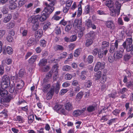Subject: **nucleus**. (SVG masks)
I'll list each match as a JSON object with an SVG mask.
<instances>
[{
  "instance_id": "nucleus-23",
  "label": "nucleus",
  "mask_w": 133,
  "mask_h": 133,
  "mask_svg": "<svg viewBox=\"0 0 133 133\" xmlns=\"http://www.w3.org/2000/svg\"><path fill=\"white\" fill-rule=\"evenodd\" d=\"M8 93L7 91L5 90L4 89L0 88V96L2 97H5L7 95Z\"/></svg>"
},
{
  "instance_id": "nucleus-35",
  "label": "nucleus",
  "mask_w": 133,
  "mask_h": 133,
  "mask_svg": "<svg viewBox=\"0 0 133 133\" xmlns=\"http://www.w3.org/2000/svg\"><path fill=\"white\" fill-rule=\"evenodd\" d=\"M126 43H123L122 45L119 48V51L122 53L124 52L125 49H126Z\"/></svg>"
},
{
  "instance_id": "nucleus-64",
  "label": "nucleus",
  "mask_w": 133,
  "mask_h": 133,
  "mask_svg": "<svg viewBox=\"0 0 133 133\" xmlns=\"http://www.w3.org/2000/svg\"><path fill=\"white\" fill-rule=\"evenodd\" d=\"M98 49L97 48H95L93 50L92 53L94 56L96 55L98 52Z\"/></svg>"
},
{
  "instance_id": "nucleus-34",
  "label": "nucleus",
  "mask_w": 133,
  "mask_h": 133,
  "mask_svg": "<svg viewBox=\"0 0 133 133\" xmlns=\"http://www.w3.org/2000/svg\"><path fill=\"white\" fill-rule=\"evenodd\" d=\"M92 84L91 81L89 80L87 81L84 83V86L85 87L90 88Z\"/></svg>"
},
{
  "instance_id": "nucleus-63",
  "label": "nucleus",
  "mask_w": 133,
  "mask_h": 133,
  "mask_svg": "<svg viewBox=\"0 0 133 133\" xmlns=\"http://www.w3.org/2000/svg\"><path fill=\"white\" fill-rule=\"evenodd\" d=\"M50 22H48L44 25L43 27V29L44 30H46L49 28V26L50 24Z\"/></svg>"
},
{
  "instance_id": "nucleus-9",
  "label": "nucleus",
  "mask_w": 133,
  "mask_h": 133,
  "mask_svg": "<svg viewBox=\"0 0 133 133\" xmlns=\"http://www.w3.org/2000/svg\"><path fill=\"white\" fill-rule=\"evenodd\" d=\"M86 110V108H84L81 110L78 109L74 111L73 115L75 117H77L81 115Z\"/></svg>"
},
{
  "instance_id": "nucleus-29",
  "label": "nucleus",
  "mask_w": 133,
  "mask_h": 133,
  "mask_svg": "<svg viewBox=\"0 0 133 133\" xmlns=\"http://www.w3.org/2000/svg\"><path fill=\"white\" fill-rule=\"evenodd\" d=\"M20 32L23 36H25L27 35L28 31L24 29L23 27H21L20 29Z\"/></svg>"
},
{
  "instance_id": "nucleus-28",
  "label": "nucleus",
  "mask_w": 133,
  "mask_h": 133,
  "mask_svg": "<svg viewBox=\"0 0 133 133\" xmlns=\"http://www.w3.org/2000/svg\"><path fill=\"white\" fill-rule=\"evenodd\" d=\"M100 78V82L102 83H103L106 80L107 77L106 74H103Z\"/></svg>"
},
{
  "instance_id": "nucleus-37",
  "label": "nucleus",
  "mask_w": 133,
  "mask_h": 133,
  "mask_svg": "<svg viewBox=\"0 0 133 133\" xmlns=\"http://www.w3.org/2000/svg\"><path fill=\"white\" fill-rule=\"evenodd\" d=\"M9 6V9L11 10H14L17 7V4L16 3H10Z\"/></svg>"
},
{
  "instance_id": "nucleus-57",
  "label": "nucleus",
  "mask_w": 133,
  "mask_h": 133,
  "mask_svg": "<svg viewBox=\"0 0 133 133\" xmlns=\"http://www.w3.org/2000/svg\"><path fill=\"white\" fill-rule=\"evenodd\" d=\"M90 11V8L89 5H87L85 7V12L86 14H89Z\"/></svg>"
},
{
  "instance_id": "nucleus-62",
  "label": "nucleus",
  "mask_w": 133,
  "mask_h": 133,
  "mask_svg": "<svg viewBox=\"0 0 133 133\" xmlns=\"http://www.w3.org/2000/svg\"><path fill=\"white\" fill-rule=\"evenodd\" d=\"M5 33V31L4 30H0V39L2 38Z\"/></svg>"
},
{
  "instance_id": "nucleus-5",
  "label": "nucleus",
  "mask_w": 133,
  "mask_h": 133,
  "mask_svg": "<svg viewBox=\"0 0 133 133\" xmlns=\"http://www.w3.org/2000/svg\"><path fill=\"white\" fill-rule=\"evenodd\" d=\"M105 63L104 62H97L95 66L94 70L95 71H97L98 70H102L104 69Z\"/></svg>"
},
{
  "instance_id": "nucleus-45",
  "label": "nucleus",
  "mask_w": 133,
  "mask_h": 133,
  "mask_svg": "<svg viewBox=\"0 0 133 133\" xmlns=\"http://www.w3.org/2000/svg\"><path fill=\"white\" fill-rule=\"evenodd\" d=\"M25 73V70L24 69H21L19 72V76L20 77H23Z\"/></svg>"
},
{
  "instance_id": "nucleus-15",
  "label": "nucleus",
  "mask_w": 133,
  "mask_h": 133,
  "mask_svg": "<svg viewBox=\"0 0 133 133\" xmlns=\"http://www.w3.org/2000/svg\"><path fill=\"white\" fill-rule=\"evenodd\" d=\"M109 45V42L106 41H103L102 44L101 49L103 50H105L104 49H107L108 48Z\"/></svg>"
},
{
  "instance_id": "nucleus-44",
  "label": "nucleus",
  "mask_w": 133,
  "mask_h": 133,
  "mask_svg": "<svg viewBox=\"0 0 133 133\" xmlns=\"http://www.w3.org/2000/svg\"><path fill=\"white\" fill-rule=\"evenodd\" d=\"M72 77V76L71 74L67 73L65 75V79L67 80H70Z\"/></svg>"
},
{
  "instance_id": "nucleus-30",
  "label": "nucleus",
  "mask_w": 133,
  "mask_h": 133,
  "mask_svg": "<svg viewBox=\"0 0 133 133\" xmlns=\"http://www.w3.org/2000/svg\"><path fill=\"white\" fill-rule=\"evenodd\" d=\"M12 16L10 15H8L5 16L4 18L3 22L5 23H7L9 22L12 18Z\"/></svg>"
},
{
  "instance_id": "nucleus-42",
  "label": "nucleus",
  "mask_w": 133,
  "mask_h": 133,
  "mask_svg": "<svg viewBox=\"0 0 133 133\" xmlns=\"http://www.w3.org/2000/svg\"><path fill=\"white\" fill-rule=\"evenodd\" d=\"M3 81L5 82H6L8 83H9L10 81V79L9 77L7 75L4 76L3 77Z\"/></svg>"
},
{
  "instance_id": "nucleus-27",
  "label": "nucleus",
  "mask_w": 133,
  "mask_h": 133,
  "mask_svg": "<svg viewBox=\"0 0 133 133\" xmlns=\"http://www.w3.org/2000/svg\"><path fill=\"white\" fill-rule=\"evenodd\" d=\"M93 41L91 39H87L85 42V46L87 47H88L90 46L92 44Z\"/></svg>"
},
{
  "instance_id": "nucleus-47",
  "label": "nucleus",
  "mask_w": 133,
  "mask_h": 133,
  "mask_svg": "<svg viewBox=\"0 0 133 133\" xmlns=\"http://www.w3.org/2000/svg\"><path fill=\"white\" fill-rule=\"evenodd\" d=\"M85 25L88 27L91 26V21L90 19H88L85 21Z\"/></svg>"
},
{
  "instance_id": "nucleus-38",
  "label": "nucleus",
  "mask_w": 133,
  "mask_h": 133,
  "mask_svg": "<svg viewBox=\"0 0 133 133\" xmlns=\"http://www.w3.org/2000/svg\"><path fill=\"white\" fill-rule=\"evenodd\" d=\"M28 123L29 124H31L32 123L34 120V116L33 115H30L28 117Z\"/></svg>"
},
{
  "instance_id": "nucleus-50",
  "label": "nucleus",
  "mask_w": 133,
  "mask_h": 133,
  "mask_svg": "<svg viewBox=\"0 0 133 133\" xmlns=\"http://www.w3.org/2000/svg\"><path fill=\"white\" fill-rule=\"evenodd\" d=\"M128 91L127 89L125 88H124L120 90V93L122 94H125Z\"/></svg>"
},
{
  "instance_id": "nucleus-46",
  "label": "nucleus",
  "mask_w": 133,
  "mask_h": 133,
  "mask_svg": "<svg viewBox=\"0 0 133 133\" xmlns=\"http://www.w3.org/2000/svg\"><path fill=\"white\" fill-rule=\"evenodd\" d=\"M67 53L65 52H64L60 54V58L61 59H62L65 58L67 55Z\"/></svg>"
},
{
  "instance_id": "nucleus-31",
  "label": "nucleus",
  "mask_w": 133,
  "mask_h": 133,
  "mask_svg": "<svg viewBox=\"0 0 133 133\" xmlns=\"http://www.w3.org/2000/svg\"><path fill=\"white\" fill-rule=\"evenodd\" d=\"M132 38L130 37L129 38H127L126 40L123 42V43H126V45H127L132 44Z\"/></svg>"
},
{
  "instance_id": "nucleus-4",
  "label": "nucleus",
  "mask_w": 133,
  "mask_h": 133,
  "mask_svg": "<svg viewBox=\"0 0 133 133\" xmlns=\"http://www.w3.org/2000/svg\"><path fill=\"white\" fill-rule=\"evenodd\" d=\"M118 43L119 41L116 40L114 43L110 44L109 49L110 53H113L117 50L118 48Z\"/></svg>"
},
{
  "instance_id": "nucleus-33",
  "label": "nucleus",
  "mask_w": 133,
  "mask_h": 133,
  "mask_svg": "<svg viewBox=\"0 0 133 133\" xmlns=\"http://www.w3.org/2000/svg\"><path fill=\"white\" fill-rule=\"evenodd\" d=\"M71 67L68 65H64L62 68V70L64 71H69L71 70Z\"/></svg>"
},
{
  "instance_id": "nucleus-2",
  "label": "nucleus",
  "mask_w": 133,
  "mask_h": 133,
  "mask_svg": "<svg viewBox=\"0 0 133 133\" xmlns=\"http://www.w3.org/2000/svg\"><path fill=\"white\" fill-rule=\"evenodd\" d=\"M54 10V9L53 8L51 9L49 7H45L43 12L41 13V16L39 17L40 21L41 22L45 21Z\"/></svg>"
},
{
  "instance_id": "nucleus-55",
  "label": "nucleus",
  "mask_w": 133,
  "mask_h": 133,
  "mask_svg": "<svg viewBox=\"0 0 133 133\" xmlns=\"http://www.w3.org/2000/svg\"><path fill=\"white\" fill-rule=\"evenodd\" d=\"M120 112L119 109H116L113 111L112 113L114 115L117 116L119 113Z\"/></svg>"
},
{
  "instance_id": "nucleus-54",
  "label": "nucleus",
  "mask_w": 133,
  "mask_h": 133,
  "mask_svg": "<svg viewBox=\"0 0 133 133\" xmlns=\"http://www.w3.org/2000/svg\"><path fill=\"white\" fill-rule=\"evenodd\" d=\"M7 110L6 109H4L3 110L0 112V114L3 115L5 117L8 116L7 114Z\"/></svg>"
},
{
  "instance_id": "nucleus-6",
  "label": "nucleus",
  "mask_w": 133,
  "mask_h": 133,
  "mask_svg": "<svg viewBox=\"0 0 133 133\" xmlns=\"http://www.w3.org/2000/svg\"><path fill=\"white\" fill-rule=\"evenodd\" d=\"M13 98V96L11 94L8 95L7 94L5 97L4 96L1 98V104H3L4 102H9L11 99Z\"/></svg>"
},
{
  "instance_id": "nucleus-25",
  "label": "nucleus",
  "mask_w": 133,
  "mask_h": 133,
  "mask_svg": "<svg viewBox=\"0 0 133 133\" xmlns=\"http://www.w3.org/2000/svg\"><path fill=\"white\" fill-rule=\"evenodd\" d=\"M96 107L95 105H90L88 106L87 108V111L89 112H91L95 110Z\"/></svg>"
},
{
  "instance_id": "nucleus-49",
  "label": "nucleus",
  "mask_w": 133,
  "mask_h": 133,
  "mask_svg": "<svg viewBox=\"0 0 133 133\" xmlns=\"http://www.w3.org/2000/svg\"><path fill=\"white\" fill-rule=\"evenodd\" d=\"M77 39V36L75 35H73L71 36L70 37V41L71 42H73L75 41Z\"/></svg>"
},
{
  "instance_id": "nucleus-60",
  "label": "nucleus",
  "mask_w": 133,
  "mask_h": 133,
  "mask_svg": "<svg viewBox=\"0 0 133 133\" xmlns=\"http://www.w3.org/2000/svg\"><path fill=\"white\" fill-rule=\"evenodd\" d=\"M9 91L11 93L13 92L14 90V87L13 85H11L9 87Z\"/></svg>"
},
{
  "instance_id": "nucleus-14",
  "label": "nucleus",
  "mask_w": 133,
  "mask_h": 133,
  "mask_svg": "<svg viewBox=\"0 0 133 133\" xmlns=\"http://www.w3.org/2000/svg\"><path fill=\"white\" fill-rule=\"evenodd\" d=\"M108 52V50L107 49H105V50H103L100 49L99 50L98 52V55L99 57V58H102L104 55H106Z\"/></svg>"
},
{
  "instance_id": "nucleus-8",
  "label": "nucleus",
  "mask_w": 133,
  "mask_h": 133,
  "mask_svg": "<svg viewBox=\"0 0 133 133\" xmlns=\"http://www.w3.org/2000/svg\"><path fill=\"white\" fill-rule=\"evenodd\" d=\"M64 107L65 111H70L73 109L72 104V103L69 102H66L64 104Z\"/></svg>"
},
{
  "instance_id": "nucleus-56",
  "label": "nucleus",
  "mask_w": 133,
  "mask_h": 133,
  "mask_svg": "<svg viewBox=\"0 0 133 133\" xmlns=\"http://www.w3.org/2000/svg\"><path fill=\"white\" fill-rule=\"evenodd\" d=\"M39 26V23L37 22L34 24L32 26V28L34 30H37Z\"/></svg>"
},
{
  "instance_id": "nucleus-39",
  "label": "nucleus",
  "mask_w": 133,
  "mask_h": 133,
  "mask_svg": "<svg viewBox=\"0 0 133 133\" xmlns=\"http://www.w3.org/2000/svg\"><path fill=\"white\" fill-rule=\"evenodd\" d=\"M79 29V31L78 35V37L79 38H81L83 36V31L84 29V28H82Z\"/></svg>"
},
{
  "instance_id": "nucleus-22",
  "label": "nucleus",
  "mask_w": 133,
  "mask_h": 133,
  "mask_svg": "<svg viewBox=\"0 0 133 133\" xmlns=\"http://www.w3.org/2000/svg\"><path fill=\"white\" fill-rule=\"evenodd\" d=\"M42 30L39 29L36 31L35 33V37L36 38H40L42 35Z\"/></svg>"
},
{
  "instance_id": "nucleus-41",
  "label": "nucleus",
  "mask_w": 133,
  "mask_h": 133,
  "mask_svg": "<svg viewBox=\"0 0 133 133\" xmlns=\"http://www.w3.org/2000/svg\"><path fill=\"white\" fill-rule=\"evenodd\" d=\"M6 51L7 53L9 54H11L13 53L12 49L11 47L8 46L6 49Z\"/></svg>"
},
{
  "instance_id": "nucleus-53",
  "label": "nucleus",
  "mask_w": 133,
  "mask_h": 133,
  "mask_svg": "<svg viewBox=\"0 0 133 133\" xmlns=\"http://www.w3.org/2000/svg\"><path fill=\"white\" fill-rule=\"evenodd\" d=\"M72 27V24H70L67 25L65 27V30L66 31L68 32L71 29Z\"/></svg>"
},
{
  "instance_id": "nucleus-52",
  "label": "nucleus",
  "mask_w": 133,
  "mask_h": 133,
  "mask_svg": "<svg viewBox=\"0 0 133 133\" xmlns=\"http://www.w3.org/2000/svg\"><path fill=\"white\" fill-rule=\"evenodd\" d=\"M55 33L57 35L60 34L61 33V28L57 26L55 30Z\"/></svg>"
},
{
  "instance_id": "nucleus-13",
  "label": "nucleus",
  "mask_w": 133,
  "mask_h": 133,
  "mask_svg": "<svg viewBox=\"0 0 133 133\" xmlns=\"http://www.w3.org/2000/svg\"><path fill=\"white\" fill-rule=\"evenodd\" d=\"M39 17L38 16H37L34 17H31L29 18L28 19V22L30 23H31L34 24L37 23Z\"/></svg>"
},
{
  "instance_id": "nucleus-18",
  "label": "nucleus",
  "mask_w": 133,
  "mask_h": 133,
  "mask_svg": "<svg viewBox=\"0 0 133 133\" xmlns=\"http://www.w3.org/2000/svg\"><path fill=\"white\" fill-rule=\"evenodd\" d=\"M36 43L35 40L34 38H30L28 41L26 45L28 46H30L35 44Z\"/></svg>"
},
{
  "instance_id": "nucleus-11",
  "label": "nucleus",
  "mask_w": 133,
  "mask_h": 133,
  "mask_svg": "<svg viewBox=\"0 0 133 133\" xmlns=\"http://www.w3.org/2000/svg\"><path fill=\"white\" fill-rule=\"evenodd\" d=\"M49 2L48 4L47 3H45V4L46 5L45 7H49L51 9L52 8H53L54 9V8L53 6L56 3V1L55 0H48Z\"/></svg>"
},
{
  "instance_id": "nucleus-16",
  "label": "nucleus",
  "mask_w": 133,
  "mask_h": 133,
  "mask_svg": "<svg viewBox=\"0 0 133 133\" xmlns=\"http://www.w3.org/2000/svg\"><path fill=\"white\" fill-rule=\"evenodd\" d=\"M50 86V85L49 84H43V88L42 90L43 92L46 93L48 91Z\"/></svg>"
},
{
  "instance_id": "nucleus-32",
  "label": "nucleus",
  "mask_w": 133,
  "mask_h": 133,
  "mask_svg": "<svg viewBox=\"0 0 133 133\" xmlns=\"http://www.w3.org/2000/svg\"><path fill=\"white\" fill-rule=\"evenodd\" d=\"M101 72L100 71H98L95 74V78L96 80H98L101 77Z\"/></svg>"
},
{
  "instance_id": "nucleus-10",
  "label": "nucleus",
  "mask_w": 133,
  "mask_h": 133,
  "mask_svg": "<svg viewBox=\"0 0 133 133\" xmlns=\"http://www.w3.org/2000/svg\"><path fill=\"white\" fill-rule=\"evenodd\" d=\"M105 24L108 28L110 29H114L115 28V25L112 20H108L106 21Z\"/></svg>"
},
{
  "instance_id": "nucleus-24",
  "label": "nucleus",
  "mask_w": 133,
  "mask_h": 133,
  "mask_svg": "<svg viewBox=\"0 0 133 133\" xmlns=\"http://www.w3.org/2000/svg\"><path fill=\"white\" fill-rule=\"evenodd\" d=\"M83 95V92L81 91L78 93L76 96V100L79 101L81 100V99L82 98Z\"/></svg>"
},
{
  "instance_id": "nucleus-61",
  "label": "nucleus",
  "mask_w": 133,
  "mask_h": 133,
  "mask_svg": "<svg viewBox=\"0 0 133 133\" xmlns=\"http://www.w3.org/2000/svg\"><path fill=\"white\" fill-rule=\"evenodd\" d=\"M88 59L89 63H91L93 61V57L91 55L89 56L88 57Z\"/></svg>"
},
{
  "instance_id": "nucleus-43",
  "label": "nucleus",
  "mask_w": 133,
  "mask_h": 133,
  "mask_svg": "<svg viewBox=\"0 0 133 133\" xmlns=\"http://www.w3.org/2000/svg\"><path fill=\"white\" fill-rule=\"evenodd\" d=\"M40 45L43 47H45L46 46V42L44 39H41L40 41Z\"/></svg>"
},
{
  "instance_id": "nucleus-7",
  "label": "nucleus",
  "mask_w": 133,
  "mask_h": 133,
  "mask_svg": "<svg viewBox=\"0 0 133 133\" xmlns=\"http://www.w3.org/2000/svg\"><path fill=\"white\" fill-rule=\"evenodd\" d=\"M82 21L80 19H75L73 23V26L78 29L82 28Z\"/></svg>"
},
{
  "instance_id": "nucleus-12",
  "label": "nucleus",
  "mask_w": 133,
  "mask_h": 133,
  "mask_svg": "<svg viewBox=\"0 0 133 133\" xmlns=\"http://www.w3.org/2000/svg\"><path fill=\"white\" fill-rule=\"evenodd\" d=\"M122 56V53L119 51H116L114 55V59L115 60L120 59Z\"/></svg>"
},
{
  "instance_id": "nucleus-3",
  "label": "nucleus",
  "mask_w": 133,
  "mask_h": 133,
  "mask_svg": "<svg viewBox=\"0 0 133 133\" xmlns=\"http://www.w3.org/2000/svg\"><path fill=\"white\" fill-rule=\"evenodd\" d=\"M63 105L56 103L53 108L54 109L60 114L65 115L66 114V111L64 108H63Z\"/></svg>"
},
{
  "instance_id": "nucleus-21",
  "label": "nucleus",
  "mask_w": 133,
  "mask_h": 133,
  "mask_svg": "<svg viewBox=\"0 0 133 133\" xmlns=\"http://www.w3.org/2000/svg\"><path fill=\"white\" fill-rule=\"evenodd\" d=\"M47 63V60L46 59L43 58L38 63V65L40 66H45Z\"/></svg>"
},
{
  "instance_id": "nucleus-40",
  "label": "nucleus",
  "mask_w": 133,
  "mask_h": 133,
  "mask_svg": "<svg viewBox=\"0 0 133 133\" xmlns=\"http://www.w3.org/2000/svg\"><path fill=\"white\" fill-rule=\"evenodd\" d=\"M131 57L130 54H126L124 56V60L125 61H128Z\"/></svg>"
},
{
  "instance_id": "nucleus-1",
  "label": "nucleus",
  "mask_w": 133,
  "mask_h": 133,
  "mask_svg": "<svg viewBox=\"0 0 133 133\" xmlns=\"http://www.w3.org/2000/svg\"><path fill=\"white\" fill-rule=\"evenodd\" d=\"M105 4L109 8L111 16L115 17L116 14L118 15L119 14L121 5L118 2L116 1L115 3V8L114 6L113 2L110 0L106 1L105 2Z\"/></svg>"
},
{
  "instance_id": "nucleus-48",
  "label": "nucleus",
  "mask_w": 133,
  "mask_h": 133,
  "mask_svg": "<svg viewBox=\"0 0 133 133\" xmlns=\"http://www.w3.org/2000/svg\"><path fill=\"white\" fill-rule=\"evenodd\" d=\"M1 11L3 14H6L8 12V9L5 7H3L1 10Z\"/></svg>"
},
{
  "instance_id": "nucleus-36",
  "label": "nucleus",
  "mask_w": 133,
  "mask_h": 133,
  "mask_svg": "<svg viewBox=\"0 0 133 133\" xmlns=\"http://www.w3.org/2000/svg\"><path fill=\"white\" fill-rule=\"evenodd\" d=\"M8 83L4 81L2 82L1 84V89H6L8 87Z\"/></svg>"
},
{
  "instance_id": "nucleus-58",
  "label": "nucleus",
  "mask_w": 133,
  "mask_h": 133,
  "mask_svg": "<svg viewBox=\"0 0 133 133\" xmlns=\"http://www.w3.org/2000/svg\"><path fill=\"white\" fill-rule=\"evenodd\" d=\"M126 86L128 88L133 87V82L131 81L128 82L126 84Z\"/></svg>"
},
{
  "instance_id": "nucleus-17",
  "label": "nucleus",
  "mask_w": 133,
  "mask_h": 133,
  "mask_svg": "<svg viewBox=\"0 0 133 133\" xmlns=\"http://www.w3.org/2000/svg\"><path fill=\"white\" fill-rule=\"evenodd\" d=\"M54 50L56 51H62L64 50V48L62 45H56L54 47Z\"/></svg>"
},
{
  "instance_id": "nucleus-20",
  "label": "nucleus",
  "mask_w": 133,
  "mask_h": 133,
  "mask_svg": "<svg viewBox=\"0 0 133 133\" xmlns=\"http://www.w3.org/2000/svg\"><path fill=\"white\" fill-rule=\"evenodd\" d=\"M37 57V55H34L32 56L28 60V63L30 64L33 63L36 61Z\"/></svg>"
},
{
  "instance_id": "nucleus-59",
  "label": "nucleus",
  "mask_w": 133,
  "mask_h": 133,
  "mask_svg": "<svg viewBox=\"0 0 133 133\" xmlns=\"http://www.w3.org/2000/svg\"><path fill=\"white\" fill-rule=\"evenodd\" d=\"M106 115L102 116V118L100 120V121L101 122H103L108 120V119L106 117Z\"/></svg>"
},
{
  "instance_id": "nucleus-51",
  "label": "nucleus",
  "mask_w": 133,
  "mask_h": 133,
  "mask_svg": "<svg viewBox=\"0 0 133 133\" xmlns=\"http://www.w3.org/2000/svg\"><path fill=\"white\" fill-rule=\"evenodd\" d=\"M15 23L14 21H11L8 24V26L9 28H13L15 25Z\"/></svg>"
},
{
  "instance_id": "nucleus-26",
  "label": "nucleus",
  "mask_w": 133,
  "mask_h": 133,
  "mask_svg": "<svg viewBox=\"0 0 133 133\" xmlns=\"http://www.w3.org/2000/svg\"><path fill=\"white\" fill-rule=\"evenodd\" d=\"M82 49L80 48L77 49L74 53V55L75 57H78L80 55L82 51Z\"/></svg>"
},
{
  "instance_id": "nucleus-19",
  "label": "nucleus",
  "mask_w": 133,
  "mask_h": 133,
  "mask_svg": "<svg viewBox=\"0 0 133 133\" xmlns=\"http://www.w3.org/2000/svg\"><path fill=\"white\" fill-rule=\"evenodd\" d=\"M126 49L128 52L131 51V54H133V45H127L126 46Z\"/></svg>"
}]
</instances>
